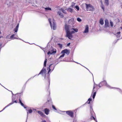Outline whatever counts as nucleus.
Returning <instances> with one entry per match:
<instances>
[{
	"label": "nucleus",
	"mask_w": 122,
	"mask_h": 122,
	"mask_svg": "<svg viewBox=\"0 0 122 122\" xmlns=\"http://www.w3.org/2000/svg\"><path fill=\"white\" fill-rule=\"evenodd\" d=\"M1 44H0V46H1Z\"/></svg>",
	"instance_id": "44"
},
{
	"label": "nucleus",
	"mask_w": 122,
	"mask_h": 122,
	"mask_svg": "<svg viewBox=\"0 0 122 122\" xmlns=\"http://www.w3.org/2000/svg\"><path fill=\"white\" fill-rule=\"evenodd\" d=\"M60 10L62 11L64 13H65V14H66V11L64 10V9L62 8H61L60 9Z\"/></svg>",
	"instance_id": "20"
},
{
	"label": "nucleus",
	"mask_w": 122,
	"mask_h": 122,
	"mask_svg": "<svg viewBox=\"0 0 122 122\" xmlns=\"http://www.w3.org/2000/svg\"><path fill=\"white\" fill-rule=\"evenodd\" d=\"M73 10L72 9H71V8H68V9H67V11L69 12H71V13H72V11H73Z\"/></svg>",
	"instance_id": "22"
},
{
	"label": "nucleus",
	"mask_w": 122,
	"mask_h": 122,
	"mask_svg": "<svg viewBox=\"0 0 122 122\" xmlns=\"http://www.w3.org/2000/svg\"><path fill=\"white\" fill-rule=\"evenodd\" d=\"M58 45L59 46L60 48H62V44H61L60 43H58Z\"/></svg>",
	"instance_id": "31"
},
{
	"label": "nucleus",
	"mask_w": 122,
	"mask_h": 122,
	"mask_svg": "<svg viewBox=\"0 0 122 122\" xmlns=\"http://www.w3.org/2000/svg\"><path fill=\"white\" fill-rule=\"evenodd\" d=\"M120 33H121L120 32H117V35H120Z\"/></svg>",
	"instance_id": "39"
},
{
	"label": "nucleus",
	"mask_w": 122,
	"mask_h": 122,
	"mask_svg": "<svg viewBox=\"0 0 122 122\" xmlns=\"http://www.w3.org/2000/svg\"><path fill=\"white\" fill-rule=\"evenodd\" d=\"M92 99L91 98H89L87 102L88 104H89L90 103V102L92 101Z\"/></svg>",
	"instance_id": "27"
},
{
	"label": "nucleus",
	"mask_w": 122,
	"mask_h": 122,
	"mask_svg": "<svg viewBox=\"0 0 122 122\" xmlns=\"http://www.w3.org/2000/svg\"><path fill=\"white\" fill-rule=\"evenodd\" d=\"M14 102H15V103H17V101L16 100H15V101H12V102L9 103V104H8V105H7L6 106L4 109H3V110L4 109H5L6 107H7L9 106L10 105H12V104H13V103H14Z\"/></svg>",
	"instance_id": "14"
},
{
	"label": "nucleus",
	"mask_w": 122,
	"mask_h": 122,
	"mask_svg": "<svg viewBox=\"0 0 122 122\" xmlns=\"http://www.w3.org/2000/svg\"><path fill=\"white\" fill-rule=\"evenodd\" d=\"M38 113L42 117H45V115L42 112L38 111H37Z\"/></svg>",
	"instance_id": "11"
},
{
	"label": "nucleus",
	"mask_w": 122,
	"mask_h": 122,
	"mask_svg": "<svg viewBox=\"0 0 122 122\" xmlns=\"http://www.w3.org/2000/svg\"><path fill=\"white\" fill-rule=\"evenodd\" d=\"M56 49L52 48L49 51L47 54L48 55L54 54L56 53Z\"/></svg>",
	"instance_id": "3"
},
{
	"label": "nucleus",
	"mask_w": 122,
	"mask_h": 122,
	"mask_svg": "<svg viewBox=\"0 0 122 122\" xmlns=\"http://www.w3.org/2000/svg\"><path fill=\"white\" fill-rule=\"evenodd\" d=\"M110 25L112 27L113 26V23L112 21H110Z\"/></svg>",
	"instance_id": "35"
},
{
	"label": "nucleus",
	"mask_w": 122,
	"mask_h": 122,
	"mask_svg": "<svg viewBox=\"0 0 122 122\" xmlns=\"http://www.w3.org/2000/svg\"><path fill=\"white\" fill-rule=\"evenodd\" d=\"M65 29L66 31V32L70 31L69 27L68 25H65Z\"/></svg>",
	"instance_id": "13"
},
{
	"label": "nucleus",
	"mask_w": 122,
	"mask_h": 122,
	"mask_svg": "<svg viewBox=\"0 0 122 122\" xmlns=\"http://www.w3.org/2000/svg\"><path fill=\"white\" fill-rule=\"evenodd\" d=\"M76 8L77 10H79V8L78 6H76Z\"/></svg>",
	"instance_id": "37"
},
{
	"label": "nucleus",
	"mask_w": 122,
	"mask_h": 122,
	"mask_svg": "<svg viewBox=\"0 0 122 122\" xmlns=\"http://www.w3.org/2000/svg\"><path fill=\"white\" fill-rule=\"evenodd\" d=\"M70 53V51L69 50H68L67 49H66L62 51L61 52V53H65L67 55H68Z\"/></svg>",
	"instance_id": "7"
},
{
	"label": "nucleus",
	"mask_w": 122,
	"mask_h": 122,
	"mask_svg": "<svg viewBox=\"0 0 122 122\" xmlns=\"http://www.w3.org/2000/svg\"><path fill=\"white\" fill-rule=\"evenodd\" d=\"M72 29L74 31H75V32H78V30L76 28V29H74V28H72Z\"/></svg>",
	"instance_id": "28"
},
{
	"label": "nucleus",
	"mask_w": 122,
	"mask_h": 122,
	"mask_svg": "<svg viewBox=\"0 0 122 122\" xmlns=\"http://www.w3.org/2000/svg\"><path fill=\"white\" fill-rule=\"evenodd\" d=\"M52 107L53 108V109L55 110H56L57 109L53 105H52Z\"/></svg>",
	"instance_id": "36"
},
{
	"label": "nucleus",
	"mask_w": 122,
	"mask_h": 122,
	"mask_svg": "<svg viewBox=\"0 0 122 122\" xmlns=\"http://www.w3.org/2000/svg\"><path fill=\"white\" fill-rule=\"evenodd\" d=\"M105 3L107 5H108L109 4L108 0H105Z\"/></svg>",
	"instance_id": "25"
},
{
	"label": "nucleus",
	"mask_w": 122,
	"mask_h": 122,
	"mask_svg": "<svg viewBox=\"0 0 122 122\" xmlns=\"http://www.w3.org/2000/svg\"><path fill=\"white\" fill-rule=\"evenodd\" d=\"M1 36H0V38H1Z\"/></svg>",
	"instance_id": "45"
},
{
	"label": "nucleus",
	"mask_w": 122,
	"mask_h": 122,
	"mask_svg": "<svg viewBox=\"0 0 122 122\" xmlns=\"http://www.w3.org/2000/svg\"><path fill=\"white\" fill-rule=\"evenodd\" d=\"M49 22L50 24V25L51 27H52V23H51V19H49Z\"/></svg>",
	"instance_id": "26"
},
{
	"label": "nucleus",
	"mask_w": 122,
	"mask_h": 122,
	"mask_svg": "<svg viewBox=\"0 0 122 122\" xmlns=\"http://www.w3.org/2000/svg\"><path fill=\"white\" fill-rule=\"evenodd\" d=\"M45 9L46 10H51V9L49 7H46L45 8Z\"/></svg>",
	"instance_id": "29"
},
{
	"label": "nucleus",
	"mask_w": 122,
	"mask_h": 122,
	"mask_svg": "<svg viewBox=\"0 0 122 122\" xmlns=\"http://www.w3.org/2000/svg\"><path fill=\"white\" fill-rule=\"evenodd\" d=\"M47 59H45L44 61V66L45 67H46V64L47 61Z\"/></svg>",
	"instance_id": "21"
},
{
	"label": "nucleus",
	"mask_w": 122,
	"mask_h": 122,
	"mask_svg": "<svg viewBox=\"0 0 122 122\" xmlns=\"http://www.w3.org/2000/svg\"><path fill=\"white\" fill-rule=\"evenodd\" d=\"M42 122H46L45 120H43L42 121Z\"/></svg>",
	"instance_id": "42"
},
{
	"label": "nucleus",
	"mask_w": 122,
	"mask_h": 122,
	"mask_svg": "<svg viewBox=\"0 0 122 122\" xmlns=\"http://www.w3.org/2000/svg\"><path fill=\"white\" fill-rule=\"evenodd\" d=\"M19 24H18L16 26L15 28H17L18 29V27H19Z\"/></svg>",
	"instance_id": "38"
},
{
	"label": "nucleus",
	"mask_w": 122,
	"mask_h": 122,
	"mask_svg": "<svg viewBox=\"0 0 122 122\" xmlns=\"http://www.w3.org/2000/svg\"><path fill=\"white\" fill-rule=\"evenodd\" d=\"M105 25L106 27H108V21L107 19L105 20Z\"/></svg>",
	"instance_id": "15"
},
{
	"label": "nucleus",
	"mask_w": 122,
	"mask_h": 122,
	"mask_svg": "<svg viewBox=\"0 0 122 122\" xmlns=\"http://www.w3.org/2000/svg\"><path fill=\"white\" fill-rule=\"evenodd\" d=\"M19 103L21 104V105L25 108L26 107H25V106L24 105V104L21 101L20 99V97L19 98Z\"/></svg>",
	"instance_id": "18"
},
{
	"label": "nucleus",
	"mask_w": 122,
	"mask_h": 122,
	"mask_svg": "<svg viewBox=\"0 0 122 122\" xmlns=\"http://www.w3.org/2000/svg\"><path fill=\"white\" fill-rule=\"evenodd\" d=\"M50 84V81L49 80H48V83L47 84V85L46 86V89H47V93L48 94V95H49L50 93V92L49 90V85Z\"/></svg>",
	"instance_id": "9"
},
{
	"label": "nucleus",
	"mask_w": 122,
	"mask_h": 122,
	"mask_svg": "<svg viewBox=\"0 0 122 122\" xmlns=\"http://www.w3.org/2000/svg\"><path fill=\"white\" fill-rule=\"evenodd\" d=\"M70 43H68L67 45V46H69L70 45Z\"/></svg>",
	"instance_id": "41"
},
{
	"label": "nucleus",
	"mask_w": 122,
	"mask_h": 122,
	"mask_svg": "<svg viewBox=\"0 0 122 122\" xmlns=\"http://www.w3.org/2000/svg\"><path fill=\"white\" fill-rule=\"evenodd\" d=\"M96 86V85H94L92 91V95L91 96H92V97L93 99H94L95 97L96 93V91L97 89L95 88V87Z\"/></svg>",
	"instance_id": "2"
},
{
	"label": "nucleus",
	"mask_w": 122,
	"mask_h": 122,
	"mask_svg": "<svg viewBox=\"0 0 122 122\" xmlns=\"http://www.w3.org/2000/svg\"><path fill=\"white\" fill-rule=\"evenodd\" d=\"M77 20L79 22H81V20L79 18H78L77 19Z\"/></svg>",
	"instance_id": "33"
},
{
	"label": "nucleus",
	"mask_w": 122,
	"mask_h": 122,
	"mask_svg": "<svg viewBox=\"0 0 122 122\" xmlns=\"http://www.w3.org/2000/svg\"><path fill=\"white\" fill-rule=\"evenodd\" d=\"M100 23L102 25H103L104 24V21L102 19H101L100 20Z\"/></svg>",
	"instance_id": "19"
},
{
	"label": "nucleus",
	"mask_w": 122,
	"mask_h": 122,
	"mask_svg": "<svg viewBox=\"0 0 122 122\" xmlns=\"http://www.w3.org/2000/svg\"><path fill=\"white\" fill-rule=\"evenodd\" d=\"M86 10L87 11H93L94 9L93 7L90 4H86Z\"/></svg>",
	"instance_id": "1"
},
{
	"label": "nucleus",
	"mask_w": 122,
	"mask_h": 122,
	"mask_svg": "<svg viewBox=\"0 0 122 122\" xmlns=\"http://www.w3.org/2000/svg\"><path fill=\"white\" fill-rule=\"evenodd\" d=\"M32 111L31 109H30L29 110L28 112H27V113H30L32 112Z\"/></svg>",
	"instance_id": "30"
},
{
	"label": "nucleus",
	"mask_w": 122,
	"mask_h": 122,
	"mask_svg": "<svg viewBox=\"0 0 122 122\" xmlns=\"http://www.w3.org/2000/svg\"><path fill=\"white\" fill-rule=\"evenodd\" d=\"M62 55H61L59 57V58H61L62 57H63L64 56H65V54H64V53H62Z\"/></svg>",
	"instance_id": "32"
},
{
	"label": "nucleus",
	"mask_w": 122,
	"mask_h": 122,
	"mask_svg": "<svg viewBox=\"0 0 122 122\" xmlns=\"http://www.w3.org/2000/svg\"><path fill=\"white\" fill-rule=\"evenodd\" d=\"M90 119L91 120H94L95 121H96V119L93 116H91V117L90 118Z\"/></svg>",
	"instance_id": "24"
},
{
	"label": "nucleus",
	"mask_w": 122,
	"mask_h": 122,
	"mask_svg": "<svg viewBox=\"0 0 122 122\" xmlns=\"http://www.w3.org/2000/svg\"><path fill=\"white\" fill-rule=\"evenodd\" d=\"M53 30H55L56 29V24L54 22H53Z\"/></svg>",
	"instance_id": "16"
},
{
	"label": "nucleus",
	"mask_w": 122,
	"mask_h": 122,
	"mask_svg": "<svg viewBox=\"0 0 122 122\" xmlns=\"http://www.w3.org/2000/svg\"><path fill=\"white\" fill-rule=\"evenodd\" d=\"M121 28L122 29V27H121Z\"/></svg>",
	"instance_id": "46"
},
{
	"label": "nucleus",
	"mask_w": 122,
	"mask_h": 122,
	"mask_svg": "<svg viewBox=\"0 0 122 122\" xmlns=\"http://www.w3.org/2000/svg\"><path fill=\"white\" fill-rule=\"evenodd\" d=\"M55 67L54 65L53 64H51L50 65L49 67L48 68V69L49 68V69L48 72V74H49L51 71H52L54 70Z\"/></svg>",
	"instance_id": "5"
},
{
	"label": "nucleus",
	"mask_w": 122,
	"mask_h": 122,
	"mask_svg": "<svg viewBox=\"0 0 122 122\" xmlns=\"http://www.w3.org/2000/svg\"><path fill=\"white\" fill-rule=\"evenodd\" d=\"M57 14L59 15L60 16L61 18L64 17V15L62 14L60 11H58L57 13Z\"/></svg>",
	"instance_id": "17"
},
{
	"label": "nucleus",
	"mask_w": 122,
	"mask_h": 122,
	"mask_svg": "<svg viewBox=\"0 0 122 122\" xmlns=\"http://www.w3.org/2000/svg\"><path fill=\"white\" fill-rule=\"evenodd\" d=\"M15 35V34H13L10 36V38L12 39H16V38L14 37Z\"/></svg>",
	"instance_id": "23"
},
{
	"label": "nucleus",
	"mask_w": 122,
	"mask_h": 122,
	"mask_svg": "<svg viewBox=\"0 0 122 122\" xmlns=\"http://www.w3.org/2000/svg\"><path fill=\"white\" fill-rule=\"evenodd\" d=\"M74 33V31H72L71 32L70 31L67 32H66V36L68 37L69 39H71L72 37V34Z\"/></svg>",
	"instance_id": "4"
},
{
	"label": "nucleus",
	"mask_w": 122,
	"mask_h": 122,
	"mask_svg": "<svg viewBox=\"0 0 122 122\" xmlns=\"http://www.w3.org/2000/svg\"><path fill=\"white\" fill-rule=\"evenodd\" d=\"M45 113L46 115H48L49 113V110L47 108H45L44 110Z\"/></svg>",
	"instance_id": "12"
},
{
	"label": "nucleus",
	"mask_w": 122,
	"mask_h": 122,
	"mask_svg": "<svg viewBox=\"0 0 122 122\" xmlns=\"http://www.w3.org/2000/svg\"><path fill=\"white\" fill-rule=\"evenodd\" d=\"M89 31V27L87 25H86L85 26V28L83 33H88Z\"/></svg>",
	"instance_id": "10"
},
{
	"label": "nucleus",
	"mask_w": 122,
	"mask_h": 122,
	"mask_svg": "<svg viewBox=\"0 0 122 122\" xmlns=\"http://www.w3.org/2000/svg\"><path fill=\"white\" fill-rule=\"evenodd\" d=\"M1 34V33L0 31V34Z\"/></svg>",
	"instance_id": "43"
},
{
	"label": "nucleus",
	"mask_w": 122,
	"mask_h": 122,
	"mask_svg": "<svg viewBox=\"0 0 122 122\" xmlns=\"http://www.w3.org/2000/svg\"><path fill=\"white\" fill-rule=\"evenodd\" d=\"M66 113L68 115L70 116L71 117L73 118L74 117L73 113L72 111H66Z\"/></svg>",
	"instance_id": "6"
},
{
	"label": "nucleus",
	"mask_w": 122,
	"mask_h": 122,
	"mask_svg": "<svg viewBox=\"0 0 122 122\" xmlns=\"http://www.w3.org/2000/svg\"><path fill=\"white\" fill-rule=\"evenodd\" d=\"M102 9H103V11H104V7H103V6H102Z\"/></svg>",
	"instance_id": "40"
},
{
	"label": "nucleus",
	"mask_w": 122,
	"mask_h": 122,
	"mask_svg": "<svg viewBox=\"0 0 122 122\" xmlns=\"http://www.w3.org/2000/svg\"><path fill=\"white\" fill-rule=\"evenodd\" d=\"M46 69L45 68H43L41 70V71L38 74V75L41 74H44L46 75Z\"/></svg>",
	"instance_id": "8"
},
{
	"label": "nucleus",
	"mask_w": 122,
	"mask_h": 122,
	"mask_svg": "<svg viewBox=\"0 0 122 122\" xmlns=\"http://www.w3.org/2000/svg\"><path fill=\"white\" fill-rule=\"evenodd\" d=\"M18 29L15 28V29L14 30V31L15 32H17L18 30Z\"/></svg>",
	"instance_id": "34"
}]
</instances>
